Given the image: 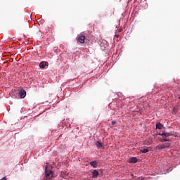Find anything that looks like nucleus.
<instances>
[{
    "mask_svg": "<svg viewBox=\"0 0 180 180\" xmlns=\"http://www.w3.org/2000/svg\"><path fill=\"white\" fill-rule=\"evenodd\" d=\"M119 34H115V37L117 38V39H119Z\"/></svg>",
    "mask_w": 180,
    "mask_h": 180,
    "instance_id": "4468645a",
    "label": "nucleus"
},
{
    "mask_svg": "<svg viewBox=\"0 0 180 180\" xmlns=\"http://www.w3.org/2000/svg\"><path fill=\"white\" fill-rule=\"evenodd\" d=\"M53 171L51 170H45V178L46 179H51V178H53Z\"/></svg>",
    "mask_w": 180,
    "mask_h": 180,
    "instance_id": "7ed1b4c3",
    "label": "nucleus"
},
{
    "mask_svg": "<svg viewBox=\"0 0 180 180\" xmlns=\"http://www.w3.org/2000/svg\"><path fill=\"white\" fill-rule=\"evenodd\" d=\"M137 161H138V159L136 157H131L129 159V164H136Z\"/></svg>",
    "mask_w": 180,
    "mask_h": 180,
    "instance_id": "20e7f679",
    "label": "nucleus"
},
{
    "mask_svg": "<svg viewBox=\"0 0 180 180\" xmlns=\"http://www.w3.org/2000/svg\"><path fill=\"white\" fill-rule=\"evenodd\" d=\"M169 146H171V143H166L158 145V146H156V148L158 150H163L164 148H169Z\"/></svg>",
    "mask_w": 180,
    "mask_h": 180,
    "instance_id": "f03ea898",
    "label": "nucleus"
},
{
    "mask_svg": "<svg viewBox=\"0 0 180 180\" xmlns=\"http://www.w3.org/2000/svg\"><path fill=\"white\" fill-rule=\"evenodd\" d=\"M39 67L40 68H41L42 70L45 68V66H44V62H41L39 63Z\"/></svg>",
    "mask_w": 180,
    "mask_h": 180,
    "instance_id": "9b49d317",
    "label": "nucleus"
},
{
    "mask_svg": "<svg viewBox=\"0 0 180 180\" xmlns=\"http://www.w3.org/2000/svg\"><path fill=\"white\" fill-rule=\"evenodd\" d=\"M99 176V172H98V170L94 169L93 172V178H98V176Z\"/></svg>",
    "mask_w": 180,
    "mask_h": 180,
    "instance_id": "6e6552de",
    "label": "nucleus"
},
{
    "mask_svg": "<svg viewBox=\"0 0 180 180\" xmlns=\"http://www.w3.org/2000/svg\"><path fill=\"white\" fill-rule=\"evenodd\" d=\"M159 135L162 136L163 141H169V139H167V137H169V136H172V132L163 131L162 134H159Z\"/></svg>",
    "mask_w": 180,
    "mask_h": 180,
    "instance_id": "f257e3e1",
    "label": "nucleus"
},
{
    "mask_svg": "<svg viewBox=\"0 0 180 180\" xmlns=\"http://www.w3.org/2000/svg\"><path fill=\"white\" fill-rule=\"evenodd\" d=\"M141 153H148V148H143L140 150Z\"/></svg>",
    "mask_w": 180,
    "mask_h": 180,
    "instance_id": "f8f14e48",
    "label": "nucleus"
},
{
    "mask_svg": "<svg viewBox=\"0 0 180 180\" xmlns=\"http://www.w3.org/2000/svg\"><path fill=\"white\" fill-rule=\"evenodd\" d=\"M1 180H6V177H3Z\"/></svg>",
    "mask_w": 180,
    "mask_h": 180,
    "instance_id": "2eb2a0df",
    "label": "nucleus"
},
{
    "mask_svg": "<svg viewBox=\"0 0 180 180\" xmlns=\"http://www.w3.org/2000/svg\"><path fill=\"white\" fill-rule=\"evenodd\" d=\"M111 124L112 126H115V124H116V121H112Z\"/></svg>",
    "mask_w": 180,
    "mask_h": 180,
    "instance_id": "ddd939ff",
    "label": "nucleus"
},
{
    "mask_svg": "<svg viewBox=\"0 0 180 180\" xmlns=\"http://www.w3.org/2000/svg\"><path fill=\"white\" fill-rule=\"evenodd\" d=\"M77 41H79V43H81L82 44H83V43H85V36H79L77 39Z\"/></svg>",
    "mask_w": 180,
    "mask_h": 180,
    "instance_id": "39448f33",
    "label": "nucleus"
},
{
    "mask_svg": "<svg viewBox=\"0 0 180 180\" xmlns=\"http://www.w3.org/2000/svg\"><path fill=\"white\" fill-rule=\"evenodd\" d=\"M96 147H98V148H103V143H102L101 141H97L96 143Z\"/></svg>",
    "mask_w": 180,
    "mask_h": 180,
    "instance_id": "0eeeda50",
    "label": "nucleus"
},
{
    "mask_svg": "<svg viewBox=\"0 0 180 180\" xmlns=\"http://www.w3.org/2000/svg\"><path fill=\"white\" fill-rule=\"evenodd\" d=\"M90 165L93 167V168H96L98 167V163L96 161H92L90 162Z\"/></svg>",
    "mask_w": 180,
    "mask_h": 180,
    "instance_id": "1a4fd4ad",
    "label": "nucleus"
},
{
    "mask_svg": "<svg viewBox=\"0 0 180 180\" xmlns=\"http://www.w3.org/2000/svg\"><path fill=\"white\" fill-rule=\"evenodd\" d=\"M123 30L122 29H120L119 30V32H122Z\"/></svg>",
    "mask_w": 180,
    "mask_h": 180,
    "instance_id": "f3484780",
    "label": "nucleus"
},
{
    "mask_svg": "<svg viewBox=\"0 0 180 180\" xmlns=\"http://www.w3.org/2000/svg\"><path fill=\"white\" fill-rule=\"evenodd\" d=\"M45 65H46V66L49 65V63H48V62H46V63H45Z\"/></svg>",
    "mask_w": 180,
    "mask_h": 180,
    "instance_id": "dca6fc26",
    "label": "nucleus"
},
{
    "mask_svg": "<svg viewBox=\"0 0 180 180\" xmlns=\"http://www.w3.org/2000/svg\"><path fill=\"white\" fill-rule=\"evenodd\" d=\"M19 95L20 98H21V99H23V98L26 96V91H25L24 89L20 90Z\"/></svg>",
    "mask_w": 180,
    "mask_h": 180,
    "instance_id": "423d86ee",
    "label": "nucleus"
},
{
    "mask_svg": "<svg viewBox=\"0 0 180 180\" xmlns=\"http://www.w3.org/2000/svg\"><path fill=\"white\" fill-rule=\"evenodd\" d=\"M162 127H164V125H162V124H161L160 122H158L156 124V129L161 130V129H162Z\"/></svg>",
    "mask_w": 180,
    "mask_h": 180,
    "instance_id": "9d476101",
    "label": "nucleus"
}]
</instances>
